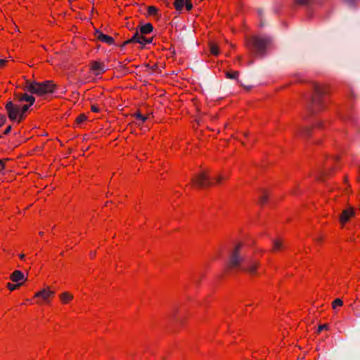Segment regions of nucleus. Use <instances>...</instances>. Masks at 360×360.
Returning a JSON list of instances; mask_svg holds the SVG:
<instances>
[{
    "label": "nucleus",
    "instance_id": "obj_1",
    "mask_svg": "<svg viewBox=\"0 0 360 360\" xmlns=\"http://www.w3.org/2000/svg\"><path fill=\"white\" fill-rule=\"evenodd\" d=\"M242 248L241 243H238L229 254V260L228 269H240V270L251 274L256 273L257 269L259 266V262L253 260H247L244 265H241L245 261V257L240 254Z\"/></svg>",
    "mask_w": 360,
    "mask_h": 360
},
{
    "label": "nucleus",
    "instance_id": "obj_2",
    "mask_svg": "<svg viewBox=\"0 0 360 360\" xmlns=\"http://www.w3.org/2000/svg\"><path fill=\"white\" fill-rule=\"evenodd\" d=\"M30 105H20V103L8 101L5 105L8 117L13 122H20L25 117V113L30 108Z\"/></svg>",
    "mask_w": 360,
    "mask_h": 360
},
{
    "label": "nucleus",
    "instance_id": "obj_3",
    "mask_svg": "<svg viewBox=\"0 0 360 360\" xmlns=\"http://www.w3.org/2000/svg\"><path fill=\"white\" fill-rule=\"evenodd\" d=\"M312 88L314 94L307 105V110L311 115L321 109L323 106L322 96L326 94L323 88L318 84L313 83Z\"/></svg>",
    "mask_w": 360,
    "mask_h": 360
},
{
    "label": "nucleus",
    "instance_id": "obj_4",
    "mask_svg": "<svg viewBox=\"0 0 360 360\" xmlns=\"http://www.w3.org/2000/svg\"><path fill=\"white\" fill-rule=\"evenodd\" d=\"M56 85L51 80H47L44 82H26L25 89L31 94H35L42 96L46 94L53 92Z\"/></svg>",
    "mask_w": 360,
    "mask_h": 360
},
{
    "label": "nucleus",
    "instance_id": "obj_5",
    "mask_svg": "<svg viewBox=\"0 0 360 360\" xmlns=\"http://www.w3.org/2000/svg\"><path fill=\"white\" fill-rule=\"evenodd\" d=\"M271 41L269 37H252L248 39L247 45L256 56L262 57L265 55L266 49Z\"/></svg>",
    "mask_w": 360,
    "mask_h": 360
},
{
    "label": "nucleus",
    "instance_id": "obj_6",
    "mask_svg": "<svg viewBox=\"0 0 360 360\" xmlns=\"http://www.w3.org/2000/svg\"><path fill=\"white\" fill-rule=\"evenodd\" d=\"M191 182L198 188H205L212 185L210 179L209 171H201L191 178Z\"/></svg>",
    "mask_w": 360,
    "mask_h": 360
},
{
    "label": "nucleus",
    "instance_id": "obj_7",
    "mask_svg": "<svg viewBox=\"0 0 360 360\" xmlns=\"http://www.w3.org/2000/svg\"><path fill=\"white\" fill-rule=\"evenodd\" d=\"M90 69L96 76L103 74L107 70L105 65L99 61H91L90 63Z\"/></svg>",
    "mask_w": 360,
    "mask_h": 360
},
{
    "label": "nucleus",
    "instance_id": "obj_8",
    "mask_svg": "<svg viewBox=\"0 0 360 360\" xmlns=\"http://www.w3.org/2000/svg\"><path fill=\"white\" fill-rule=\"evenodd\" d=\"M26 101L28 102L30 106L34 104L35 101V98L32 96L28 95L27 94H14V101L15 103H20V102Z\"/></svg>",
    "mask_w": 360,
    "mask_h": 360
},
{
    "label": "nucleus",
    "instance_id": "obj_9",
    "mask_svg": "<svg viewBox=\"0 0 360 360\" xmlns=\"http://www.w3.org/2000/svg\"><path fill=\"white\" fill-rule=\"evenodd\" d=\"M55 292L50 290V288L48 286L46 288H43L39 292H36L34 295V297H40L46 302H49V298L50 297L53 296Z\"/></svg>",
    "mask_w": 360,
    "mask_h": 360
},
{
    "label": "nucleus",
    "instance_id": "obj_10",
    "mask_svg": "<svg viewBox=\"0 0 360 360\" xmlns=\"http://www.w3.org/2000/svg\"><path fill=\"white\" fill-rule=\"evenodd\" d=\"M355 212L352 207H348L342 212L340 216V221L342 224H344L349 220V219L354 216Z\"/></svg>",
    "mask_w": 360,
    "mask_h": 360
},
{
    "label": "nucleus",
    "instance_id": "obj_11",
    "mask_svg": "<svg viewBox=\"0 0 360 360\" xmlns=\"http://www.w3.org/2000/svg\"><path fill=\"white\" fill-rule=\"evenodd\" d=\"M95 37L98 40L106 43L108 44L111 45L114 44V39L112 37L104 34L98 30H96Z\"/></svg>",
    "mask_w": 360,
    "mask_h": 360
},
{
    "label": "nucleus",
    "instance_id": "obj_12",
    "mask_svg": "<svg viewBox=\"0 0 360 360\" xmlns=\"http://www.w3.org/2000/svg\"><path fill=\"white\" fill-rule=\"evenodd\" d=\"M10 278L13 282L20 283V281H25L27 280V278L25 276L24 274L19 271H14L10 276Z\"/></svg>",
    "mask_w": 360,
    "mask_h": 360
},
{
    "label": "nucleus",
    "instance_id": "obj_13",
    "mask_svg": "<svg viewBox=\"0 0 360 360\" xmlns=\"http://www.w3.org/2000/svg\"><path fill=\"white\" fill-rule=\"evenodd\" d=\"M153 27L150 23H146L140 27L141 34H147L153 32Z\"/></svg>",
    "mask_w": 360,
    "mask_h": 360
},
{
    "label": "nucleus",
    "instance_id": "obj_14",
    "mask_svg": "<svg viewBox=\"0 0 360 360\" xmlns=\"http://www.w3.org/2000/svg\"><path fill=\"white\" fill-rule=\"evenodd\" d=\"M141 39H142V34L136 31L131 39L127 40V43H139L141 42Z\"/></svg>",
    "mask_w": 360,
    "mask_h": 360
},
{
    "label": "nucleus",
    "instance_id": "obj_15",
    "mask_svg": "<svg viewBox=\"0 0 360 360\" xmlns=\"http://www.w3.org/2000/svg\"><path fill=\"white\" fill-rule=\"evenodd\" d=\"M73 298L72 295L68 292H63L60 295V299L63 303L66 304Z\"/></svg>",
    "mask_w": 360,
    "mask_h": 360
},
{
    "label": "nucleus",
    "instance_id": "obj_16",
    "mask_svg": "<svg viewBox=\"0 0 360 360\" xmlns=\"http://www.w3.org/2000/svg\"><path fill=\"white\" fill-rule=\"evenodd\" d=\"M273 248L272 251H276L281 249L283 247V242L280 239H276L272 240Z\"/></svg>",
    "mask_w": 360,
    "mask_h": 360
},
{
    "label": "nucleus",
    "instance_id": "obj_17",
    "mask_svg": "<svg viewBox=\"0 0 360 360\" xmlns=\"http://www.w3.org/2000/svg\"><path fill=\"white\" fill-rule=\"evenodd\" d=\"M184 0H174V6L177 11H181L184 6Z\"/></svg>",
    "mask_w": 360,
    "mask_h": 360
},
{
    "label": "nucleus",
    "instance_id": "obj_18",
    "mask_svg": "<svg viewBox=\"0 0 360 360\" xmlns=\"http://www.w3.org/2000/svg\"><path fill=\"white\" fill-rule=\"evenodd\" d=\"M148 14L149 15H153L155 17H156V16L158 18L160 17L159 14H158V9L156 7L153 6L148 7Z\"/></svg>",
    "mask_w": 360,
    "mask_h": 360
},
{
    "label": "nucleus",
    "instance_id": "obj_19",
    "mask_svg": "<svg viewBox=\"0 0 360 360\" xmlns=\"http://www.w3.org/2000/svg\"><path fill=\"white\" fill-rule=\"evenodd\" d=\"M262 194L259 198V202L261 205H264L268 200V195L264 190L261 191Z\"/></svg>",
    "mask_w": 360,
    "mask_h": 360
},
{
    "label": "nucleus",
    "instance_id": "obj_20",
    "mask_svg": "<svg viewBox=\"0 0 360 360\" xmlns=\"http://www.w3.org/2000/svg\"><path fill=\"white\" fill-rule=\"evenodd\" d=\"M210 51L213 55L217 56L219 54V48H218V46L215 43L210 42Z\"/></svg>",
    "mask_w": 360,
    "mask_h": 360
},
{
    "label": "nucleus",
    "instance_id": "obj_21",
    "mask_svg": "<svg viewBox=\"0 0 360 360\" xmlns=\"http://www.w3.org/2000/svg\"><path fill=\"white\" fill-rule=\"evenodd\" d=\"M311 131V128H310V127H304V128H301L300 129V134L303 137H307V136H309L310 135Z\"/></svg>",
    "mask_w": 360,
    "mask_h": 360
},
{
    "label": "nucleus",
    "instance_id": "obj_22",
    "mask_svg": "<svg viewBox=\"0 0 360 360\" xmlns=\"http://www.w3.org/2000/svg\"><path fill=\"white\" fill-rule=\"evenodd\" d=\"M226 75L229 79H238L239 72L238 71L226 72Z\"/></svg>",
    "mask_w": 360,
    "mask_h": 360
},
{
    "label": "nucleus",
    "instance_id": "obj_23",
    "mask_svg": "<svg viewBox=\"0 0 360 360\" xmlns=\"http://www.w3.org/2000/svg\"><path fill=\"white\" fill-rule=\"evenodd\" d=\"M143 35L144 34H142V39H141V42H139V44H141L142 46L151 44L153 41V38H146Z\"/></svg>",
    "mask_w": 360,
    "mask_h": 360
},
{
    "label": "nucleus",
    "instance_id": "obj_24",
    "mask_svg": "<svg viewBox=\"0 0 360 360\" xmlns=\"http://www.w3.org/2000/svg\"><path fill=\"white\" fill-rule=\"evenodd\" d=\"M343 305V302L341 299L340 298H337L335 299L333 303H332V307H333V309H336V307L337 306H339V307H341Z\"/></svg>",
    "mask_w": 360,
    "mask_h": 360
},
{
    "label": "nucleus",
    "instance_id": "obj_25",
    "mask_svg": "<svg viewBox=\"0 0 360 360\" xmlns=\"http://www.w3.org/2000/svg\"><path fill=\"white\" fill-rule=\"evenodd\" d=\"M357 0H342L345 4H346L349 7H355L356 5Z\"/></svg>",
    "mask_w": 360,
    "mask_h": 360
},
{
    "label": "nucleus",
    "instance_id": "obj_26",
    "mask_svg": "<svg viewBox=\"0 0 360 360\" xmlns=\"http://www.w3.org/2000/svg\"><path fill=\"white\" fill-rule=\"evenodd\" d=\"M21 285H22V283L12 284L11 283H8L7 287L11 291H13V290H15V289L18 288Z\"/></svg>",
    "mask_w": 360,
    "mask_h": 360
},
{
    "label": "nucleus",
    "instance_id": "obj_27",
    "mask_svg": "<svg viewBox=\"0 0 360 360\" xmlns=\"http://www.w3.org/2000/svg\"><path fill=\"white\" fill-rule=\"evenodd\" d=\"M294 2L296 5L307 6L309 4L310 0H294Z\"/></svg>",
    "mask_w": 360,
    "mask_h": 360
},
{
    "label": "nucleus",
    "instance_id": "obj_28",
    "mask_svg": "<svg viewBox=\"0 0 360 360\" xmlns=\"http://www.w3.org/2000/svg\"><path fill=\"white\" fill-rule=\"evenodd\" d=\"M87 119L86 116L84 114H80L76 119V122L77 124H81L84 122Z\"/></svg>",
    "mask_w": 360,
    "mask_h": 360
},
{
    "label": "nucleus",
    "instance_id": "obj_29",
    "mask_svg": "<svg viewBox=\"0 0 360 360\" xmlns=\"http://www.w3.org/2000/svg\"><path fill=\"white\" fill-rule=\"evenodd\" d=\"M134 116L143 122H145L148 119L147 116L142 115L139 112H137L136 113H135Z\"/></svg>",
    "mask_w": 360,
    "mask_h": 360
},
{
    "label": "nucleus",
    "instance_id": "obj_30",
    "mask_svg": "<svg viewBox=\"0 0 360 360\" xmlns=\"http://www.w3.org/2000/svg\"><path fill=\"white\" fill-rule=\"evenodd\" d=\"M350 307L354 310L355 316H356L357 317H360V309H359V307L358 306L355 307V306H354L353 304H352L350 305Z\"/></svg>",
    "mask_w": 360,
    "mask_h": 360
},
{
    "label": "nucleus",
    "instance_id": "obj_31",
    "mask_svg": "<svg viewBox=\"0 0 360 360\" xmlns=\"http://www.w3.org/2000/svg\"><path fill=\"white\" fill-rule=\"evenodd\" d=\"M7 120V118L6 117V115H3V114H0V127L3 126L5 122H6Z\"/></svg>",
    "mask_w": 360,
    "mask_h": 360
},
{
    "label": "nucleus",
    "instance_id": "obj_32",
    "mask_svg": "<svg viewBox=\"0 0 360 360\" xmlns=\"http://www.w3.org/2000/svg\"><path fill=\"white\" fill-rule=\"evenodd\" d=\"M184 6H186V10L191 11L193 8V4L191 1H185Z\"/></svg>",
    "mask_w": 360,
    "mask_h": 360
},
{
    "label": "nucleus",
    "instance_id": "obj_33",
    "mask_svg": "<svg viewBox=\"0 0 360 360\" xmlns=\"http://www.w3.org/2000/svg\"><path fill=\"white\" fill-rule=\"evenodd\" d=\"M328 325L326 324H323V325H320L318 328V331L317 333H321L323 330L326 329L327 330L328 329Z\"/></svg>",
    "mask_w": 360,
    "mask_h": 360
},
{
    "label": "nucleus",
    "instance_id": "obj_34",
    "mask_svg": "<svg viewBox=\"0 0 360 360\" xmlns=\"http://www.w3.org/2000/svg\"><path fill=\"white\" fill-rule=\"evenodd\" d=\"M11 129H12L11 125L8 126V127H6V129L4 130V134L5 135L8 134L11 132Z\"/></svg>",
    "mask_w": 360,
    "mask_h": 360
},
{
    "label": "nucleus",
    "instance_id": "obj_35",
    "mask_svg": "<svg viewBox=\"0 0 360 360\" xmlns=\"http://www.w3.org/2000/svg\"><path fill=\"white\" fill-rule=\"evenodd\" d=\"M224 179V177L223 176H221V175H219V176H217V178H216V182H217V184H220V183H221V180H222V179Z\"/></svg>",
    "mask_w": 360,
    "mask_h": 360
},
{
    "label": "nucleus",
    "instance_id": "obj_36",
    "mask_svg": "<svg viewBox=\"0 0 360 360\" xmlns=\"http://www.w3.org/2000/svg\"><path fill=\"white\" fill-rule=\"evenodd\" d=\"M91 110L94 112H99V108L97 106L93 105H91Z\"/></svg>",
    "mask_w": 360,
    "mask_h": 360
},
{
    "label": "nucleus",
    "instance_id": "obj_37",
    "mask_svg": "<svg viewBox=\"0 0 360 360\" xmlns=\"http://www.w3.org/2000/svg\"><path fill=\"white\" fill-rule=\"evenodd\" d=\"M4 164L2 160H0V171H3L4 169Z\"/></svg>",
    "mask_w": 360,
    "mask_h": 360
},
{
    "label": "nucleus",
    "instance_id": "obj_38",
    "mask_svg": "<svg viewBox=\"0 0 360 360\" xmlns=\"http://www.w3.org/2000/svg\"><path fill=\"white\" fill-rule=\"evenodd\" d=\"M7 60L4 59H0V66H3L6 63Z\"/></svg>",
    "mask_w": 360,
    "mask_h": 360
},
{
    "label": "nucleus",
    "instance_id": "obj_39",
    "mask_svg": "<svg viewBox=\"0 0 360 360\" xmlns=\"http://www.w3.org/2000/svg\"><path fill=\"white\" fill-rule=\"evenodd\" d=\"M327 174H328L327 172H321V173H320L321 178L323 177L324 176H326Z\"/></svg>",
    "mask_w": 360,
    "mask_h": 360
},
{
    "label": "nucleus",
    "instance_id": "obj_40",
    "mask_svg": "<svg viewBox=\"0 0 360 360\" xmlns=\"http://www.w3.org/2000/svg\"><path fill=\"white\" fill-rule=\"evenodd\" d=\"M257 11H258V13H259V15L260 16H262V15H263V13H264L263 9H262V8H259Z\"/></svg>",
    "mask_w": 360,
    "mask_h": 360
},
{
    "label": "nucleus",
    "instance_id": "obj_41",
    "mask_svg": "<svg viewBox=\"0 0 360 360\" xmlns=\"http://www.w3.org/2000/svg\"><path fill=\"white\" fill-rule=\"evenodd\" d=\"M129 44V43H127V41H125L121 46H122V48H123L124 46H125L126 45H127Z\"/></svg>",
    "mask_w": 360,
    "mask_h": 360
},
{
    "label": "nucleus",
    "instance_id": "obj_42",
    "mask_svg": "<svg viewBox=\"0 0 360 360\" xmlns=\"http://www.w3.org/2000/svg\"><path fill=\"white\" fill-rule=\"evenodd\" d=\"M19 257H20V258L21 259H23L25 258V255H24V254H20V255H19Z\"/></svg>",
    "mask_w": 360,
    "mask_h": 360
},
{
    "label": "nucleus",
    "instance_id": "obj_43",
    "mask_svg": "<svg viewBox=\"0 0 360 360\" xmlns=\"http://www.w3.org/2000/svg\"><path fill=\"white\" fill-rule=\"evenodd\" d=\"M95 255H96V252H90V255H91V257H94V256H95Z\"/></svg>",
    "mask_w": 360,
    "mask_h": 360
},
{
    "label": "nucleus",
    "instance_id": "obj_44",
    "mask_svg": "<svg viewBox=\"0 0 360 360\" xmlns=\"http://www.w3.org/2000/svg\"><path fill=\"white\" fill-rule=\"evenodd\" d=\"M165 2L167 6H169V3L167 1V0H165Z\"/></svg>",
    "mask_w": 360,
    "mask_h": 360
},
{
    "label": "nucleus",
    "instance_id": "obj_45",
    "mask_svg": "<svg viewBox=\"0 0 360 360\" xmlns=\"http://www.w3.org/2000/svg\"><path fill=\"white\" fill-rule=\"evenodd\" d=\"M252 63H253L252 61H250V62H249V65L252 64Z\"/></svg>",
    "mask_w": 360,
    "mask_h": 360
},
{
    "label": "nucleus",
    "instance_id": "obj_46",
    "mask_svg": "<svg viewBox=\"0 0 360 360\" xmlns=\"http://www.w3.org/2000/svg\"><path fill=\"white\" fill-rule=\"evenodd\" d=\"M1 138H2V135H1V134H0V139H1Z\"/></svg>",
    "mask_w": 360,
    "mask_h": 360
},
{
    "label": "nucleus",
    "instance_id": "obj_47",
    "mask_svg": "<svg viewBox=\"0 0 360 360\" xmlns=\"http://www.w3.org/2000/svg\"><path fill=\"white\" fill-rule=\"evenodd\" d=\"M186 1H191V0H186Z\"/></svg>",
    "mask_w": 360,
    "mask_h": 360
}]
</instances>
